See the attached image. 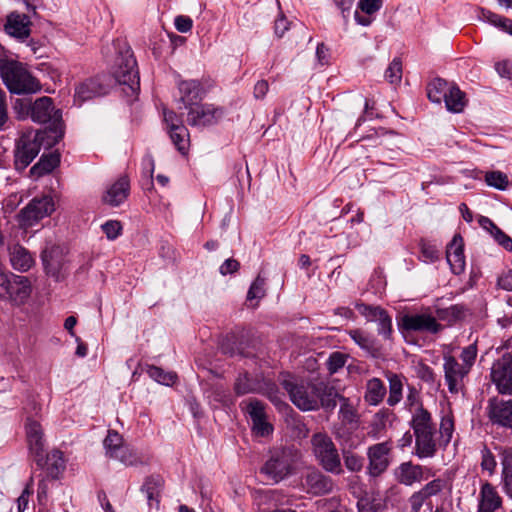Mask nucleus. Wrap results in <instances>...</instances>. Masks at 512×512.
Listing matches in <instances>:
<instances>
[{"label":"nucleus","instance_id":"nucleus-60","mask_svg":"<svg viewBox=\"0 0 512 512\" xmlns=\"http://www.w3.org/2000/svg\"><path fill=\"white\" fill-rule=\"evenodd\" d=\"M481 456L482 469L487 470L489 474H493L497 465L494 455L486 446H484L481 451Z\"/></svg>","mask_w":512,"mask_h":512},{"label":"nucleus","instance_id":"nucleus-11","mask_svg":"<svg viewBox=\"0 0 512 512\" xmlns=\"http://www.w3.org/2000/svg\"><path fill=\"white\" fill-rule=\"evenodd\" d=\"M392 451V442L384 441L376 443L367 449V474L372 478L382 475L389 467V455Z\"/></svg>","mask_w":512,"mask_h":512},{"label":"nucleus","instance_id":"nucleus-52","mask_svg":"<svg viewBox=\"0 0 512 512\" xmlns=\"http://www.w3.org/2000/svg\"><path fill=\"white\" fill-rule=\"evenodd\" d=\"M265 296V278L258 275L252 282L248 293L247 300L261 299Z\"/></svg>","mask_w":512,"mask_h":512},{"label":"nucleus","instance_id":"nucleus-18","mask_svg":"<svg viewBox=\"0 0 512 512\" xmlns=\"http://www.w3.org/2000/svg\"><path fill=\"white\" fill-rule=\"evenodd\" d=\"M26 435L29 450L34 456L37 465L43 464L44 439L41 425L32 419H28L26 423Z\"/></svg>","mask_w":512,"mask_h":512},{"label":"nucleus","instance_id":"nucleus-34","mask_svg":"<svg viewBox=\"0 0 512 512\" xmlns=\"http://www.w3.org/2000/svg\"><path fill=\"white\" fill-rule=\"evenodd\" d=\"M171 141L176 149L183 155L187 154L190 147V134L185 125H178L168 130Z\"/></svg>","mask_w":512,"mask_h":512},{"label":"nucleus","instance_id":"nucleus-21","mask_svg":"<svg viewBox=\"0 0 512 512\" xmlns=\"http://www.w3.org/2000/svg\"><path fill=\"white\" fill-rule=\"evenodd\" d=\"M42 261L46 273L57 281L64 277V258L59 247L52 246L42 252Z\"/></svg>","mask_w":512,"mask_h":512},{"label":"nucleus","instance_id":"nucleus-19","mask_svg":"<svg viewBox=\"0 0 512 512\" xmlns=\"http://www.w3.org/2000/svg\"><path fill=\"white\" fill-rule=\"evenodd\" d=\"M130 193V181L128 176H120L114 183L109 185L102 196V201L112 207L121 205Z\"/></svg>","mask_w":512,"mask_h":512},{"label":"nucleus","instance_id":"nucleus-2","mask_svg":"<svg viewBox=\"0 0 512 512\" xmlns=\"http://www.w3.org/2000/svg\"><path fill=\"white\" fill-rule=\"evenodd\" d=\"M0 77L7 89L14 94H32L41 90L39 81L16 60H0Z\"/></svg>","mask_w":512,"mask_h":512},{"label":"nucleus","instance_id":"nucleus-54","mask_svg":"<svg viewBox=\"0 0 512 512\" xmlns=\"http://www.w3.org/2000/svg\"><path fill=\"white\" fill-rule=\"evenodd\" d=\"M477 357V347L475 344H471L462 349L460 359L462 360L461 365L466 367L467 370H471Z\"/></svg>","mask_w":512,"mask_h":512},{"label":"nucleus","instance_id":"nucleus-25","mask_svg":"<svg viewBox=\"0 0 512 512\" xmlns=\"http://www.w3.org/2000/svg\"><path fill=\"white\" fill-rule=\"evenodd\" d=\"M178 89L180 92L179 101L186 110L198 104L202 99L201 84L197 80L181 81L178 85Z\"/></svg>","mask_w":512,"mask_h":512},{"label":"nucleus","instance_id":"nucleus-1","mask_svg":"<svg viewBox=\"0 0 512 512\" xmlns=\"http://www.w3.org/2000/svg\"><path fill=\"white\" fill-rule=\"evenodd\" d=\"M282 385L292 403L302 411H315L320 407L333 410L337 405V391L322 381L311 382L289 378L285 379Z\"/></svg>","mask_w":512,"mask_h":512},{"label":"nucleus","instance_id":"nucleus-7","mask_svg":"<svg viewBox=\"0 0 512 512\" xmlns=\"http://www.w3.org/2000/svg\"><path fill=\"white\" fill-rule=\"evenodd\" d=\"M296 461V450L277 448L270 452V456L261 468V472L270 480L278 483L294 472Z\"/></svg>","mask_w":512,"mask_h":512},{"label":"nucleus","instance_id":"nucleus-6","mask_svg":"<svg viewBox=\"0 0 512 512\" xmlns=\"http://www.w3.org/2000/svg\"><path fill=\"white\" fill-rule=\"evenodd\" d=\"M32 293L30 280L26 276L16 275L0 269V300L21 306Z\"/></svg>","mask_w":512,"mask_h":512},{"label":"nucleus","instance_id":"nucleus-46","mask_svg":"<svg viewBox=\"0 0 512 512\" xmlns=\"http://www.w3.org/2000/svg\"><path fill=\"white\" fill-rule=\"evenodd\" d=\"M148 375L163 385H173L177 380V375L174 372H166L160 367L157 366H148L147 368Z\"/></svg>","mask_w":512,"mask_h":512},{"label":"nucleus","instance_id":"nucleus-42","mask_svg":"<svg viewBox=\"0 0 512 512\" xmlns=\"http://www.w3.org/2000/svg\"><path fill=\"white\" fill-rule=\"evenodd\" d=\"M104 448L106 452V456L109 458H113L119 453L123 447L126 445L124 443L123 437L114 430H109L106 438L104 439Z\"/></svg>","mask_w":512,"mask_h":512},{"label":"nucleus","instance_id":"nucleus-39","mask_svg":"<svg viewBox=\"0 0 512 512\" xmlns=\"http://www.w3.org/2000/svg\"><path fill=\"white\" fill-rule=\"evenodd\" d=\"M337 398L340 400L339 418L341 422L344 425H350L352 428L357 427L358 414L354 406L345 397L338 395Z\"/></svg>","mask_w":512,"mask_h":512},{"label":"nucleus","instance_id":"nucleus-33","mask_svg":"<svg viewBox=\"0 0 512 512\" xmlns=\"http://www.w3.org/2000/svg\"><path fill=\"white\" fill-rule=\"evenodd\" d=\"M386 392L384 383L379 378H372L366 384L365 401L370 405H378Z\"/></svg>","mask_w":512,"mask_h":512},{"label":"nucleus","instance_id":"nucleus-59","mask_svg":"<svg viewBox=\"0 0 512 512\" xmlns=\"http://www.w3.org/2000/svg\"><path fill=\"white\" fill-rule=\"evenodd\" d=\"M347 357L346 355L340 352L332 353L327 361L328 370L330 373H336L339 369H341L346 363Z\"/></svg>","mask_w":512,"mask_h":512},{"label":"nucleus","instance_id":"nucleus-4","mask_svg":"<svg viewBox=\"0 0 512 512\" xmlns=\"http://www.w3.org/2000/svg\"><path fill=\"white\" fill-rule=\"evenodd\" d=\"M311 450L318 464L324 471L341 475L344 470L341 457L332 438L325 432H317L311 436Z\"/></svg>","mask_w":512,"mask_h":512},{"label":"nucleus","instance_id":"nucleus-15","mask_svg":"<svg viewBox=\"0 0 512 512\" xmlns=\"http://www.w3.org/2000/svg\"><path fill=\"white\" fill-rule=\"evenodd\" d=\"M400 327L405 331L426 332L436 334L443 329L436 317L431 314H405L401 318Z\"/></svg>","mask_w":512,"mask_h":512},{"label":"nucleus","instance_id":"nucleus-26","mask_svg":"<svg viewBox=\"0 0 512 512\" xmlns=\"http://www.w3.org/2000/svg\"><path fill=\"white\" fill-rule=\"evenodd\" d=\"M463 246V238L459 234L455 235L447 246V261L455 273H460L464 270L465 257Z\"/></svg>","mask_w":512,"mask_h":512},{"label":"nucleus","instance_id":"nucleus-48","mask_svg":"<svg viewBox=\"0 0 512 512\" xmlns=\"http://www.w3.org/2000/svg\"><path fill=\"white\" fill-rule=\"evenodd\" d=\"M485 182L488 186L498 190H506L510 185L507 175L501 171L487 172L485 175Z\"/></svg>","mask_w":512,"mask_h":512},{"label":"nucleus","instance_id":"nucleus-30","mask_svg":"<svg viewBox=\"0 0 512 512\" xmlns=\"http://www.w3.org/2000/svg\"><path fill=\"white\" fill-rule=\"evenodd\" d=\"M468 312L469 309L463 304H455L446 308L436 307L435 310L436 319L444 321L448 325L462 321Z\"/></svg>","mask_w":512,"mask_h":512},{"label":"nucleus","instance_id":"nucleus-45","mask_svg":"<svg viewBox=\"0 0 512 512\" xmlns=\"http://www.w3.org/2000/svg\"><path fill=\"white\" fill-rule=\"evenodd\" d=\"M112 459L118 460L126 466H138L144 464L143 458L128 445H125L123 449Z\"/></svg>","mask_w":512,"mask_h":512},{"label":"nucleus","instance_id":"nucleus-55","mask_svg":"<svg viewBox=\"0 0 512 512\" xmlns=\"http://www.w3.org/2000/svg\"><path fill=\"white\" fill-rule=\"evenodd\" d=\"M430 498L424 493L422 489H419L418 491H415L410 497H409V504L411 508V512H420L422 506L424 504L429 503Z\"/></svg>","mask_w":512,"mask_h":512},{"label":"nucleus","instance_id":"nucleus-10","mask_svg":"<svg viewBox=\"0 0 512 512\" xmlns=\"http://www.w3.org/2000/svg\"><path fill=\"white\" fill-rule=\"evenodd\" d=\"M54 210L55 205L51 196L45 195L40 198H33L20 211V223L25 227H30L44 217L49 216Z\"/></svg>","mask_w":512,"mask_h":512},{"label":"nucleus","instance_id":"nucleus-38","mask_svg":"<svg viewBox=\"0 0 512 512\" xmlns=\"http://www.w3.org/2000/svg\"><path fill=\"white\" fill-rule=\"evenodd\" d=\"M335 438L338 440L341 450L346 449L353 451L358 448L362 443V438L347 428H339L334 432Z\"/></svg>","mask_w":512,"mask_h":512},{"label":"nucleus","instance_id":"nucleus-32","mask_svg":"<svg viewBox=\"0 0 512 512\" xmlns=\"http://www.w3.org/2000/svg\"><path fill=\"white\" fill-rule=\"evenodd\" d=\"M60 163V155L58 153H49L42 155L40 160L32 166L30 173L32 176L39 178L45 174L52 172Z\"/></svg>","mask_w":512,"mask_h":512},{"label":"nucleus","instance_id":"nucleus-44","mask_svg":"<svg viewBox=\"0 0 512 512\" xmlns=\"http://www.w3.org/2000/svg\"><path fill=\"white\" fill-rule=\"evenodd\" d=\"M389 380V396L387 403L389 406H395L402 399L403 384L401 378L396 374H391Z\"/></svg>","mask_w":512,"mask_h":512},{"label":"nucleus","instance_id":"nucleus-27","mask_svg":"<svg viewBox=\"0 0 512 512\" xmlns=\"http://www.w3.org/2000/svg\"><path fill=\"white\" fill-rule=\"evenodd\" d=\"M163 485L164 480L159 475H151L145 479L141 491L146 495L150 507L158 508Z\"/></svg>","mask_w":512,"mask_h":512},{"label":"nucleus","instance_id":"nucleus-51","mask_svg":"<svg viewBox=\"0 0 512 512\" xmlns=\"http://www.w3.org/2000/svg\"><path fill=\"white\" fill-rule=\"evenodd\" d=\"M385 79L391 84H398L402 79V62L394 58L385 71Z\"/></svg>","mask_w":512,"mask_h":512},{"label":"nucleus","instance_id":"nucleus-41","mask_svg":"<svg viewBox=\"0 0 512 512\" xmlns=\"http://www.w3.org/2000/svg\"><path fill=\"white\" fill-rule=\"evenodd\" d=\"M394 414L388 409L379 410L373 417L371 422L370 434L373 438H380L386 430L387 423Z\"/></svg>","mask_w":512,"mask_h":512},{"label":"nucleus","instance_id":"nucleus-12","mask_svg":"<svg viewBox=\"0 0 512 512\" xmlns=\"http://www.w3.org/2000/svg\"><path fill=\"white\" fill-rule=\"evenodd\" d=\"M187 111V123L192 127L215 125L224 117V110L213 104L198 103Z\"/></svg>","mask_w":512,"mask_h":512},{"label":"nucleus","instance_id":"nucleus-56","mask_svg":"<svg viewBox=\"0 0 512 512\" xmlns=\"http://www.w3.org/2000/svg\"><path fill=\"white\" fill-rule=\"evenodd\" d=\"M234 391L238 396H242L254 391L253 385L246 374L239 375L234 384Z\"/></svg>","mask_w":512,"mask_h":512},{"label":"nucleus","instance_id":"nucleus-37","mask_svg":"<svg viewBox=\"0 0 512 512\" xmlns=\"http://www.w3.org/2000/svg\"><path fill=\"white\" fill-rule=\"evenodd\" d=\"M444 101L447 109L454 113L461 112L466 104L465 94L457 86L448 88Z\"/></svg>","mask_w":512,"mask_h":512},{"label":"nucleus","instance_id":"nucleus-9","mask_svg":"<svg viewBox=\"0 0 512 512\" xmlns=\"http://www.w3.org/2000/svg\"><path fill=\"white\" fill-rule=\"evenodd\" d=\"M240 406L249 415L256 436L266 437L273 432V426L267 420L266 405L262 401L250 398L241 402Z\"/></svg>","mask_w":512,"mask_h":512},{"label":"nucleus","instance_id":"nucleus-29","mask_svg":"<svg viewBox=\"0 0 512 512\" xmlns=\"http://www.w3.org/2000/svg\"><path fill=\"white\" fill-rule=\"evenodd\" d=\"M9 258L12 267L21 272L28 271L34 263L30 252L19 244H15L9 248Z\"/></svg>","mask_w":512,"mask_h":512},{"label":"nucleus","instance_id":"nucleus-16","mask_svg":"<svg viewBox=\"0 0 512 512\" xmlns=\"http://www.w3.org/2000/svg\"><path fill=\"white\" fill-rule=\"evenodd\" d=\"M489 420L496 425L512 427V400H503L494 397L489 400L487 406Z\"/></svg>","mask_w":512,"mask_h":512},{"label":"nucleus","instance_id":"nucleus-40","mask_svg":"<svg viewBox=\"0 0 512 512\" xmlns=\"http://www.w3.org/2000/svg\"><path fill=\"white\" fill-rule=\"evenodd\" d=\"M454 433V418L451 412L442 416L439 426L440 448L445 449L452 440Z\"/></svg>","mask_w":512,"mask_h":512},{"label":"nucleus","instance_id":"nucleus-17","mask_svg":"<svg viewBox=\"0 0 512 512\" xmlns=\"http://www.w3.org/2000/svg\"><path fill=\"white\" fill-rule=\"evenodd\" d=\"M30 117L34 122L47 123L52 121L57 126L61 120V112L60 110H55L51 98L43 96L32 104Z\"/></svg>","mask_w":512,"mask_h":512},{"label":"nucleus","instance_id":"nucleus-53","mask_svg":"<svg viewBox=\"0 0 512 512\" xmlns=\"http://www.w3.org/2000/svg\"><path fill=\"white\" fill-rule=\"evenodd\" d=\"M378 324L377 332L384 339L389 340L392 336V319L388 312L385 310L384 315L380 316L376 321Z\"/></svg>","mask_w":512,"mask_h":512},{"label":"nucleus","instance_id":"nucleus-36","mask_svg":"<svg viewBox=\"0 0 512 512\" xmlns=\"http://www.w3.org/2000/svg\"><path fill=\"white\" fill-rule=\"evenodd\" d=\"M353 341L362 349L376 356L379 352L377 341L360 329H352L348 332Z\"/></svg>","mask_w":512,"mask_h":512},{"label":"nucleus","instance_id":"nucleus-20","mask_svg":"<svg viewBox=\"0 0 512 512\" xmlns=\"http://www.w3.org/2000/svg\"><path fill=\"white\" fill-rule=\"evenodd\" d=\"M304 486L309 493L323 495L331 492L334 488L333 480L317 469L307 472L304 477Z\"/></svg>","mask_w":512,"mask_h":512},{"label":"nucleus","instance_id":"nucleus-63","mask_svg":"<svg viewBox=\"0 0 512 512\" xmlns=\"http://www.w3.org/2000/svg\"><path fill=\"white\" fill-rule=\"evenodd\" d=\"M421 254L425 261L435 262L439 259V253L434 245L421 242Z\"/></svg>","mask_w":512,"mask_h":512},{"label":"nucleus","instance_id":"nucleus-61","mask_svg":"<svg viewBox=\"0 0 512 512\" xmlns=\"http://www.w3.org/2000/svg\"><path fill=\"white\" fill-rule=\"evenodd\" d=\"M102 230L110 240L116 239L122 230L121 223L116 220H109L102 225Z\"/></svg>","mask_w":512,"mask_h":512},{"label":"nucleus","instance_id":"nucleus-43","mask_svg":"<svg viewBox=\"0 0 512 512\" xmlns=\"http://www.w3.org/2000/svg\"><path fill=\"white\" fill-rule=\"evenodd\" d=\"M448 91V83L441 78H436L428 84L427 96L434 103H441Z\"/></svg>","mask_w":512,"mask_h":512},{"label":"nucleus","instance_id":"nucleus-58","mask_svg":"<svg viewBox=\"0 0 512 512\" xmlns=\"http://www.w3.org/2000/svg\"><path fill=\"white\" fill-rule=\"evenodd\" d=\"M444 488L445 481L441 478H437L425 484L421 489L429 498H431L441 493Z\"/></svg>","mask_w":512,"mask_h":512},{"label":"nucleus","instance_id":"nucleus-31","mask_svg":"<svg viewBox=\"0 0 512 512\" xmlns=\"http://www.w3.org/2000/svg\"><path fill=\"white\" fill-rule=\"evenodd\" d=\"M39 466H46L47 475L52 479H57L65 469V462L62 452L54 450L46 455V457L43 456V464Z\"/></svg>","mask_w":512,"mask_h":512},{"label":"nucleus","instance_id":"nucleus-23","mask_svg":"<svg viewBox=\"0 0 512 512\" xmlns=\"http://www.w3.org/2000/svg\"><path fill=\"white\" fill-rule=\"evenodd\" d=\"M104 94H106V86L101 83L99 78H91L76 87L74 101L81 105L87 100Z\"/></svg>","mask_w":512,"mask_h":512},{"label":"nucleus","instance_id":"nucleus-22","mask_svg":"<svg viewBox=\"0 0 512 512\" xmlns=\"http://www.w3.org/2000/svg\"><path fill=\"white\" fill-rule=\"evenodd\" d=\"M31 25L32 23L27 15L12 12L7 16L5 31L10 36L24 40L30 35Z\"/></svg>","mask_w":512,"mask_h":512},{"label":"nucleus","instance_id":"nucleus-62","mask_svg":"<svg viewBox=\"0 0 512 512\" xmlns=\"http://www.w3.org/2000/svg\"><path fill=\"white\" fill-rule=\"evenodd\" d=\"M382 7V0H360L358 8L367 15H372Z\"/></svg>","mask_w":512,"mask_h":512},{"label":"nucleus","instance_id":"nucleus-24","mask_svg":"<svg viewBox=\"0 0 512 512\" xmlns=\"http://www.w3.org/2000/svg\"><path fill=\"white\" fill-rule=\"evenodd\" d=\"M424 470L423 466L408 461L401 463L397 467L395 475L399 483L405 486H412L414 483L427 479L424 476Z\"/></svg>","mask_w":512,"mask_h":512},{"label":"nucleus","instance_id":"nucleus-8","mask_svg":"<svg viewBox=\"0 0 512 512\" xmlns=\"http://www.w3.org/2000/svg\"><path fill=\"white\" fill-rule=\"evenodd\" d=\"M45 137V131L30 130L21 135L15 149V166L18 170H24L36 158Z\"/></svg>","mask_w":512,"mask_h":512},{"label":"nucleus","instance_id":"nucleus-57","mask_svg":"<svg viewBox=\"0 0 512 512\" xmlns=\"http://www.w3.org/2000/svg\"><path fill=\"white\" fill-rule=\"evenodd\" d=\"M18 119H25L31 115L32 104L29 99L18 98L13 104Z\"/></svg>","mask_w":512,"mask_h":512},{"label":"nucleus","instance_id":"nucleus-28","mask_svg":"<svg viewBox=\"0 0 512 512\" xmlns=\"http://www.w3.org/2000/svg\"><path fill=\"white\" fill-rule=\"evenodd\" d=\"M501 498L490 484H483L480 491L478 512H495L501 506Z\"/></svg>","mask_w":512,"mask_h":512},{"label":"nucleus","instance_id":"nucleus-3","mask_svg":"<svg viewBox=\"0 0 512 512\" xmlns=\"http://www.w3.org/2000/svg\"><path fill=\"white\" fill-rule=\"evenodd\" d=\"M409 425L413 431L415 438L414 454L419 459L433 458L438 448H440V440L437 438L436 424L432 415L417 417L414 421H410Z\"/></svg>","mask_w":512,"mask_h":512},{"label":"nucleus","instance_id":"nucleus-14","mask_svg":"<svg viewBox=\"0 0 512 512\" xmlns=\"http://www.w3.org/2000/svg\"><path fill=\"white\" fill-rule=\"evenodd\" d=\"M491 380L501 394L512 393V356L503 355L493 363L491 368Z\"/></svg>","mask_w":512,"mask_h":512},{"label":"nucleus","instance_id":"nucleus-5","mask_svg":"<svg viewBox=\"0 0 512 512\" xmlns=\"http://www.w3.org/2000/svg\"><path fill=\"white\" fill-rule=\"evenodd\" d=\"M115 46L118 54L112 68L113 77L120 85H127L136 91L140 86V78L133 52L125 42L117 41Z\"/></svg>","mask_w":512,"mask_h":512},{"label":"nucleus","instance_id":"nucleus-64","mask_svg":"<svg viewBox=\"0 0 512 512\" xmlns=\"http://www.w3.org/2000/svg\"><path fill=\"white\" fill-rule=\"evenodd\" d=\"M417 376L425 382L433 383L435 374L431 367L424 363H419L416 367Z\"/></svg>","mask_w":512,"mask_h":512},{"label":"nucleus","instance_id":"nucleus-35","mask_svg":"<svg viewBox=\"0 0 512 512\" xmlns=\"http://www.w3.org/2000/svg\"><path fill=\"white\" fill-rule=\"evenodd\" d=\"M405 404L411 414L410 421H414L418 416L421 417L422 414L425 416L431 415V413L424 408L423 403L420 400V396L415 388L409 389Z\"/></svg>","mask_w":512,"mask_h":512},{"label":"nucleus","instance_id":"nucleus-13","mask_svg":"<svg viewBox=\"0 0 512 512\" xmlns=\"http://www.w3.org/2000/svg\"><path fill=\"white\" fill-rule=\"evenodd\" d=\"M443 369L449 392L452 394L462 392L465 388L464 379L468 376L470 371L451 355L444 356Z\"/></svg>","mask_w":512,"mask_h":512},{"label":"nucleus","instance_id":"nucleus-50","mask_svg":"<svg viewBox=\"0 0 512 512\" xmlns=\"http://www.w3.org/2000/svg\"><path fill=\"white\" fill-rule=\"evenodd\" d=\"M355 307L367 321L371 322H376L385 312V309L380 306L367 305L364 303H356Z\"/></svg>","mask_w":512,"mask_h":512},{"label":"nucleus","instance_id":"nucleus-47","mask_svg":"<svg viewBox=\"0 0 512 512\" xmlns=\"http://www.w3.org/2000/svg\"><path fill=\"white\" fill-rule=\"evenodd\" d=\"M342 457L346 469L350 472L358 473L363 469L364 458L349 449H342Z\"/></svg>","mask_w":512,"mask_h":512},{"label":"nucleus","instance_id":"nucleus-49","mask_svg":"<svg viewBox=\"0 0 512 512\" xmlns=\"http://www.w3.org/2000/svg\"><path fill=\"white\" fill-rule=\"evenodd\" d=\"M358 512H382L383 503L381 499L364 496L357 502Z\"/></svg>","mask_w":512,"mask_h":512}]
</instances>
